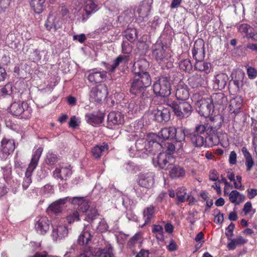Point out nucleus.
I'll return each instance as SVG.
<instances>
[{"mask_svg": "<svg viewBox=\"0 0 257 257\" xmlns=\"http://www.w3.org/2000/svg\"><path fill=\"white\" fill-rule=\"evenodd\" d=\"M138 122L137 126L136 123L133 124L134 132L131 135L132 137H134L136 141L135 147L132 146L129 150L131 157L140 156L145 157L143 154H147L146 152L154 154L156 149L161 148V145L157 143V139L158 137L156 134H150L148 136L147 144L145 141V134L141 133L139 130L142 128V124Z\"/></svg>", "mask_w": 257, "mask_h": 257, "instance_id": "1", "label": "nucleus"}, {"mask_svg": "<svg viewBox=\"0 0 257 257\" xmlns=\"http://www.w3.org/2000/svg\"><path fill=\"white\" fill-rule=\"evenodd\" d=\"M151 84L150 76L148 72H135L131 88V92L137 94Z\"/></svg>", "mask_w": 257, "mask_h": 257, "instance_id": "2", "label": "nucleus"}, {"mask_svg": "<svg viewBox=\"0 0 257 257\" xmlns=\"http://www.w3.org/2000/svg\"><path fill=\"white\" fill-rule=\"evenodd\" d=\"M42 151L43 149L39 147L33 152L31 162L26 172L25 177L23 183L24 189H27L32 182L31 178L32 173L38 165V163L41 156Z\"/></svg>", "mask_w": 257, "mask_h": 257, "instance_id": "3", "label": "nucleus"}, {"mask_svg": "<svg viewBox=\"0 0 257 257\" xmlns=\"http://www.w3.org/2000/svg\"><path fill=\"white\" fill-rule=\"evenodd\" d=\"M153 91L157 95L166 97L171 94V84L169 79L165 77L160 78L153 85Z\"/></svg>", "mask_w": 257, "mask_h": 257, "instance_id": "4", "label": "nucleus"}, {"mask_svg": "<svg viewBox=\"0 0 257 257\" xmlns=\"http://www.w3.org/2000/svg\"><path fill=\"white\" fill-rule=\"evenodd\" d=\"M169 105L179 118L187 117L191 113L192 107L186 101L179 102L178 104L171 103Z\"/></svg>", "mask_w": 257, "mask_h": 257, "instance_id": "5", "label": "nucleus"}, {"mask_svg": "<svg viewBox=\"0 0 257 257\" xmlns=\"http://www.w3.org/2000/svg\"><path fill=\"white\" fill-rule=\"evenodd\" d=\"M196 107L199 113L205 117L209 116L213 112V104L209 98H202L198 100Z\"/></svg>", "mask_w": 257, "mask_h": 257, "instance_id": "6", "label": "nucleus"}, {"mask_svg": "<svg viewBox=\"0 0 257 257\" xmlns=\"http://www.w3.org/2000/svg\"><path fill=\"white\" fill-rule=\"evenodd\" d=\"M153 162L155 167L167 170L175 162V159L171 154H167L166 152L160 153L156 160L153 159Z\"/></svg>", "mask_w": 257, "mask_h": 257, "instance_id": "7", "label": "nucleus"}, {"mask_svg": "<svg viewBox=\"0 0 257 257\" xmlns=\"http://www.w3.org/2000/svg\"><path fill=\"white\" fill-rule=\"evenodd\" d=\"M152 3V0H145L140 4L135 13L138 21L143 22L148 20L151 10Z\"/></svg>", "mask_w": 257, "mask_h": 257, "instance_id": "8", "label": "nucleus"}, {"mask_svg": "<svg viewBox=\"0 0 257 257\" xmlns=\"http://www.w3.org/2000/svg\"><path fill=\"white\" fill-rule=\"evenodd\" d=\"M51 237L56 241L65 238L68 234V230L65 225L61 222H58L52 226Z\"/></svg>", "mask_w": 257, "mask_h": 257, "instance_id": "9", "label": "nucleus"}, {"mask_svg": "<svg viewBox=\"0 0 257 257\" xmlns=\"http://www.w3.org/2000/svg\"><path fill=\"white\" fill-rule=\"evenodd\" d=\"M139 185L142 187L150 189L153 187L155 183V175L153 172L141 173L138 179Z\"/></svg>", "mask_w": 257, "mask_h": 257, "instance_id": "10", "label": "nucleus"}, {"mask_svg": "<svg viewBox=\"0 0 257 257\" xmlns=\"http://www.w3.org/2000/svg\"><path fill=\"white\" fill-rule=\"evenodd\" d=\"M107 94V86L104 84H101L91 90L90 96L92 100L100 102L106 97Z\"/></svg>", "mask_w": 257, "mask_h": 257, "instance_id": "11", "label": "nucleus"}, {"mask_svg": "<svg viewBox=\"0 0 257 257\" xmlns=\"http://www.w3.org/2000/svg\"><path fill=\"white\" fill-rule=\"evenodd\" d=\"M2 148L0 157L2 159H6L15 150V145L13 140L4 138L1 142Z\"/></svg>", "mask_w": 257, "mask_h": 257, "instance_id": "12", "label": "nucleus"}, {"mask_svg": "<svg viewBox=\"0 0 257 257\" xmlns=\"http://www.w3.org/2000/svg\"><path fill=\"white\" fill-rule=\"evenodd\" d=\"M50 222L46 216L37 217L35 225L37 232L40 234H45L50 228Z\"/></svg>", "mask_w": 257, "mask_h": 257, "instance_id": "13", "label": "nucleus"}, {"mask_svg": "<svg viewBox=\"0 0 257 257\" xmlns=\"http://www.w3.org/2000/svg\"><path fill=\"white\" fill-rule=\"evenodd\" d=\"M153 55L159 63L166 64L172 60L171 53L166 52L162 47L154 50Z\"/></svg>", "mask_w": 257, "mask_h": 257, "instance_id": "14", "label": "nucleus"}, {"mask_svg": "<svg viewBox=\"0 0 257 257\" xmlns=\"http://www.w3.org/2000/svg\"><path fill=\"white\" fill-rule=\"evenodd\" d=\"M72 174L71 166L67 164H63L57 168L54 172V176L61 180H65Z\"/></svg>", "mask_w": 257, "mask_h": 257, "instance_id": "15", "label": "nucleus"}, {"mask_svg": "<svg viewBox=\"0 0 257 257\" xmlns=\"http://www.w3.org/2000/svg\"><path fill=\"white\" fill-rule=\"evenodd\" d=\"M175 133H176V128L174 127H165L161 130L159 132V135H157L158 139H157V142L161 145L160 144L163 140L167 139H172L175 137Z\"/></svg>", "mask_w": 257, "mask_h": 257, "instance_id": "16", "label": "nucleus"}, {"mask_svg": "<svg viewBox=\"0 0 257 257\" xmlns=\"http://www.w3.org/2000/svg\"><path fill=\"white\" fill-rule=\"evenodd\" d=\"M154 119L158 121L162 122L163 120L167 121L170 119V113L169 108H163L159 106L153 111Z\"/></svg>", "mask_w": 257, "mask_h": 257, "instance_id": "17", "label": "nucleus"}, {"mask_svg": "<svg viewBox=\"0 0 257 257\" xmlns=\"http://www.w3.org/2000/svg\"><path fill=\"white\" fill-rule=\"evenodd\" d=\"M28 104L25 102H15L10 107V112L14 115L19 116L27 111Z\"/></svg>", "mask_w": 257, "mask_h": 257, "instance_id": "18", "label": "nucleus"}, {"mask_svg": "<svg viewBox=\"0 0 257 257\" xmlns=\"http://www.w3.org/2000/svg\"><path fill=\"white\" fill-rule=\"evenodd\" d=\"M228 79V76L223 73L216 74L214 76L213 81V88L216 89H222L225 88Z\"/></svg>", "mask_w": 257, "mask_h": 257, "instance_id": "19", "label": "nucleus"}, {"mask_svg": "<svg viewBox=\"0 0 257 257\" xmlns=\"http://www.w3.org/2000/svg\"><path fill=\"white\" fill-rule=\"evenodd\" d=\"M108 123L110 125L121 124L124 122V116L119 111H111L107 116Z\"/></svg>", "mask_w": 257, "mask_h": 257, "instance_id": "20", "label": "nucleus"}, {"mask_svg": "<svg viewBox=\"0 0 257 257\" xmlns=\"http://www.w3.org/2000/svg\"><path fill=\"white\" fill-rule=\"evenodd\" d=\"M128 60V56L120 55L117 57L113 62L112 64H106V69L108 71L109 73L113 72L116 68L119 65L124 66L125 65Z\"/></svg>", "mask_w": 257, "mask_h": 257, "instance_id": "21", "label": "nucleus"}, {"mask_svg": "<svg viewBox=\"0 0 257 257\" xmlns=\"http://www.w3.org/2000/svg\"><path fill=\"white\" fill-rule=\"evenodd\" d=\"M62 25L61 19L56 15L52 14L49 15L47 19L45 26L49 30L54 28L55 30L59 29Z\"/></svg>", "mask_w": 257, "mask_h": 257, "instance_id": "22", "label": "nucleus"}, {"mask_svg": "<svg viewBox=\"0 0 257 257\" xmlns=\"http://www.w3.org/2000/svg\"><path fill=\"white\" fill-rule=\"evenodd\" d=\"M70 202L74 205H77L79 210L82 212H87L90 206L89 202L84 198L77 197L71 198Z\"/></svg>", "mask_w": 257, "mask_h": 257, "instance_id": "23", "label": "nucleus"}, {"mask_svg": "<svg viewBox=\"0 0 257 257\" xmlns=\"http://www.w3.org/2000/svg\"><path fill=\"white\" fill-rule=\"evenodd\" d=\"M106 78V71H94L91 72L88 76L89 81L93 83H99L103 81Z\"/></svg>", "mask_w": 257, "mask_h": 257, "instance_id": "24", "label": "nucleus"}, {"mask_svg": "<svg viewBox=\"0 0 257 257\" xmlns=\"http://www.w3.org/2000/svg\"><path fill=\"white\" fill-rule=\"evenodd\" d=\"M85 119L91 125L99 124L103 120L104 115L100 112L89 113L85 115Z\"/></svg>", "mask_w": 257, "mask_h": 257, "instance_id": "25", "label": "nucleus"}, {"mask_svg": "<svg viewBox=\"0 0 257 257\" xmlns=\"http://www.w3.org/2000/svg\"><path fill=\"white\" fill-rule=\"evenodd\" d=\"M242 105V99L241 97L237 96L232 98L230 100L229 108L232 113H237L239 111Z\"/></svg>", "mask_w": 257, "mask_h": 257, "instance_id": "26", "label": "nucleus"}, {"mask_svg": "<svg viewBox=\"0 0 257 257\" xmlns=\"http://www.w3.org/2000/svg\"><path fill=\"white\" fill-rule=\"evenodd\" d=\"M70 199L71 198L69 197L60 199L52 203L49 206L48 209L54 213L60 212L62 210V205L67 201L70 202Z\"/></svg>", "mask_w": 257, "mask_h": 257, "instance_id": "27", "label": "nucleus"}, {"mask_svg": "<svg viewBox=\"0 0 257 257\" xmlns=\"http://www.w3.org/2000/svg\"><path fill=\"white\" fill-rule=\"evenodd\" d=\"M208 136L206 137L205 142L207 143V146L212 147L213 146L217 145L220 142L221 139L218 133H216V129L215 127H212V130L207 134Z\"/></svg>", "mask_w": 257, "mask_h": 257, "instance_id": "28", "label": "nucleus"}, {"mask_svg": "<svg viewBox=\"0 0 257 257\" xmlns=\"http://www.w3.org/2000/svg\"><path fill=\"white\" fill-rule=\"evenodd\" d=\"M209 98L213 104V107L225 105L227 102V98L222 93L213 94Z\"/></svg>", "mask_w": 257, "mask_h": 257, "instance_id": "29", "label": "nucleus"}, {"mask_svg": "<svg viewBox=\"0 0 257 257\" xmlns=\"http://www.w3.org/2000/svg\"><path fill=\"white\" fill-rule=\"evenodd\" d=\"M89 228V226H86L84 228L83 231L79 236L78 242L79 244H88L91 241L92 236L91 235L90 232L88 230Z\"/></svg>", "mask_w": 257, "mask_h": 257, "instance_id": "30", "label": "nucleus"}, {"mask_svg": "<svg viewBox=\"0 0 257 257\" xmlns=\"http://www.w3.org/2000/svg\"><path fill=\"white\" fill-rule=\"evenodd\" d=\"M175 95L176 98L179 100H186L189 95L187 86L181 84L178 85Z\"/></svg>", "mask_w": 257, "mask_h": 257, "instance_id": "31", "label": "nucleus"}, {"mask_svg": "<svg viewBox=\"0 0 257 257\" xmlns=\"http://www.w3.org/2000/svg\"><path fill=\"white\" fill-rule=\"evenodd\" d=\"M226 195H228L229 200L231 203L236 204H239L243 201L245 198L243 195L240 194L236 190H232L230 193L227 192Z\"/></svg>", "mask_w": 257, "mask_h": 257, "instance_id": "32", "label": "nucleus"}, {"mask_svg": "<svg viewBox=\"0 0 257 257\" xmlns=\"http://www.w3.org/2000/svg\"><path fill=\"white\" fill-rule=\"evenodd\" d=\"M108 149V146L106 144L100 146L97 145L92 149V155L94 158L99 159L103 153L107 151Z\"/></svg>", "mask_w": 257, "mask_h": 257, "instance_id": "33", "label": "nucleus"}, {"mask_svg": "<svg viewBox=\"0 0 257 257\" xmlns=\"http://www.w3.org/2000/svg\"><path fill=\"white\" fill-rule=\"evenodd\" d=\"M189 135H191L189 130L183 127H179L176 129V133H175L174 138L177 141L181 142L185 140L186 137H188Z\"/></svg>", "mask_w": 257, "mask_h": 257, "instance_id": "34", "label": "nucleus"}, {"mask_svg": "<svg viewBox=\"0 0 257 257\" xmlns=\"http://www.w3.org/2000/svg\"><path fill=\"white\" fill-rule=\"evenodd\" d=\"M84 10L89 15L96 12L98 10V7L93 0H85Z\"/></svg>", "mask_w": 257, "mask_h": 257, "instance_id": "35", "label": "nucleus"}, {"mask_svg": "<svg viewBox=\"0 0 257 257\" xmlns=\"http://www.w3.org/2000/svg\"><path fill=\"white\" fill-rule=\"evenodd\" d=\"M170 175L173 178H182L185 175V171L183 168L179 166H175L171 169Z\"/></svg>", "mask_w": 257, "mask_h": 257, "instance_id": "36", "label": "nucleus"}, {"mask_svg": "<svg viewBox=\"0 0 257 257\" xmlns=\"http://www.w3.org/2000/svg\"><path fill=\"white\" fill-rule=\"evenodd\" d=\"M45 2V0H32L30 4L32 8L36 13L40 14L44 9Z\"/></svg>", "mask_w": 257, "mask_h": 257, "instance_id": "37", "label": "nucleus"}, {"mask_svg": "<svg viewBox=\"0 0 257 257\" xmlns=\"http://www.w3.org/2000/svg\"><path fill=\"white\" fill-rule=\"evenodd\" d=\"M98 257H112L113 255L112 248L110 244H107L103 249L99 248L96 252Z\"/></svg>", "mask_w": 257, "mask_h": 257, "instance_id": "38", "label": "nucleus"}, {"mask_svg": "<svg viewBox=\"0 0 257 257\" xmlns=\"http://www.w3.org/2000/svg\"><path fill=\"white\" fill-rule=\"evenodd\" d=\"M190 136L191 141L194 146L197 147H201L204 145L205 140L204 137L198 134H194L192 135L191 134Z\"/></svg>", "mask_w": 257, "mask_h": 257, "instance_id": "39", "label": "nucleus"}, {"mask_svg": "<svg viewBox=\"0 0 257 257\" xmlns=\"http://www.w3.org/2000/svg\"><path fill=\"white\" fill-rule=\"evenodd\" d=\"M192 54L196 62L203 60L205 55L203 45L200 48H197L195 46L192 50Z\"/></svg>", "mask_w": 257, "mask_h": 257, "instance_id": "40", "label": "nucleus"}, {"mask_svg": "<svg viewBox=\"0 0 257 257\" xmlns=\"http://www.w3.org/2000/svg\"><path fill=\"white\" fill-rule=\"evenodd\" d=\"M196 69L201 71H204L205 73L208 74L211 71V64L209 63L204 62L202 60L197 61L195 65Z\"/></svg>", "mask_w": 257, "mask_h": 257, "instance_id": "41", "label": "nucleus"}, {"mask_svg": "<svg viewBox=\"0 0 257 257\" xmlns=\"http://www.w3.org/2000/svg\"><path fill=\"white\" fill-rule=\"evenodd\" d=\"M155 214L154 207L152 205L147 207L144 210V219L145 224L149 222Z\"/></svg>", "mask_w": 257, "mask_h": 257, "instance_id": "42", "label": "nucleus"}, {"mask_svg": "<svg viewBox=\"0 0 257 257\" xmlns=\"http://www.w3.org/2000/svg\"><path fill=\"white\" fill-rule=\"evenodd\" d=\"M152 232L155 234L157 240L163 241L164 239L163 228L159 225H154L152 228Z\"/></svg>", "mask_w": 257, "mask_h": 257, "instance_id": "43", "label": "nucleus"}, {"mask_svg": "<svg viewBox=\"0 0 257 257\" xmlns=\"http://www.w3.org/2000/svg\"><path fill=\"white\" fill-rule=\"evenodd\" d=\"M212 126L207 124H199L197 125L195 127V132L199 134H203L206 133L207 135L210 133L212 130Z\"/></svg>", "mask_w": 257, "mask_h": 257, "instance_id": "44", "label": "nucleus"}, {"mask_svg": "<svg viewBox=\"0 0 257 257\" xmlns=\"http://www.w3.org/2000/svg\"><path fill=\"white\" fill-rule=\"evenodd\" d=\"M239 32L244 34L245 36L252 38L251 35H253L252 33V28L246 24H243L239 26L238 28Z\"/></svg>", "mask_w": 257, "mask_h": 257, "instance_id": "45", "label": "nucleus"}, {"mask_svg": "<svg viewBox=\"0 0 257 257\" xmlns=\"http://www.w3.org/2000/svg\"><path fill=\"white\" fill-rule=\"evenodd\" d=\"M135 69L138 68L139 71L141 73L146 72L145 70L148 67V64L146 60L144 59L140 60L135 62L134 64Z\"/></svg>", "mask_w": 257, "mask_h": 257, "instance_id": "46", "label": "nucleus"}, {"mask_svg": "<svg viewBox=\"0 0 257 257\" xmlns=\"http://www.w3.org/2000/svg\"><path fill=\"white\" fill-rule=\"evenodd\" d=\"M67 220L69 223H71L75 221L79 220V213L77 210H73L69 213L66 217Z\"/></svg>", "mask_w": 257, "mask_h": 257, "instance_id": "47", "label": "nucleus"}, {"mask_svg": "<svg viewBox=\"0 0 257 257\" xmlns=\"http://www.w3.org/2000/svg\"><path fill=\"white\" fill-rule=\"evenodd\" d=\"M137 31L135 28L128 29L126 32L125 37L129 41H133L137 38Z\"/></svg>", "mask_w": 257, "mask_h": 257, "instance_id": "48", "label": "nucleus"}, {"mask_svg": "<svg viewBox=\"0 0 257 257\" xmlns=\"http://www.w3.org/2000/svg\"><path fill=\"white\" fill-rule=\"evenodd\" d=\"M186 192L184 187H181L177 190L176 195L178 202H183L186 199Z\"/></svg>", "mask_w": 257, "mask_h": 257, "instance_id": "49", "label": "nucleus"}, {"mask_svg": "<svg viewBox=\"0 0 257 257\" xmlns=\"http://www.w3.org/2000/svg\"><path fill=\"white\" fill-rule=\"evenodd\" d=\"M98 215L97 211L95 208H91L87 211V216L85 220L88 222H90L95 219Z\"/></svg>", "mask_w": 257, "mask_h": 257, "instance_id": "50", "label": "nucleus"}, {"mask_svg": "<svg viewBox=\"0 0 257 257\" xmlns=\"http://www.w3.org/2000/svg\"><path fill=\"white\" fill-rule=\"evenodd\" d=\"M57 162V156L52 153H48L46 156V162L49 165H54Z\"/></svg>", "mask_w": 257, "mask_h": 257, "instance_id": "51", "label": "nucleus"}, {"mask_svg": "<svg viewBox=\"0 0 257 257\" xmlns=\"http://www.w3.org/2000/svg\"><path fill=\"white\" fill-rule=\"evenodd\" d=\"M180 67L183 70L189 71L191 68V64L189 60L185 59L180 62Z\"/></svg>", "mask_w": 257, "mask_h": 257, "instance_id": "52", "label": "nucleus"}, {"mask_svg": "<svg viewBox=\"0 0 257 257\" xmlns=\"http://www.w3.org/2000/svg\"><path fill=\"white\" fill-rule=\"evenodd\" d=\"M108 228V226L105 220L102 219L97 227V230L99 232H103L106 231Z\"/></svg>", "mask_w": 257, "mask_h": 257, "instance_id": "53", "label": "nucleus"}, {"mask_svg": "<svg viewBox=\"0 0 257 257\" xmlns=\"http://www.w3.org/2000/svg\"><path fill=\"white\" fill-rule=\"evenodd\" d=\"M80 123V118L78 117H76L75 116H73L70 118L69 125L70 127L74 128L76 126H78Z\"/></svg>", "mask_w": 257, "mask_h": 257, "instance_id": "54", "label": "nucleus"}, {"mask_svg": "<svg viewBox=\"0 0 257 257\" xmlns=\"http://www.w3.org/2000/svg\"><path fill=\"white\" fill-rule=\"evenodd\" d=\"M243 211L245 215L249 214L251 212H252V214L254 213L255 210L252 209V205L250 202H247L244 204Z\"/></svg>", "mask_w": 257, "mask_h": 257, "instance_id": "55", "label": "nucleus"}, {"mask_svg": "<svg viewBox=\"0 0 257 257\" xmlns=\"http://www.w3.org/2000/svg\"><path fill=\"white\" fill-rule=\"evenodd\" d=\"M235 225L233 223H231L226 229L225 234L228 239H230L233 236V231L234 229Z\"/></svg>", "mask_w": 257, "mask_h": 257, "instance_id": "56", "label": "nucleus"}, {"mask_svg": "<svg viewBox=\"0 0 257 257\" xmlns=\"http://www.w3.org/2000/svg\"><path fill=\"white\" fill-rule=\"evenodd\" d=\"M132 48L127 41H123L122 43V51L123 53L128 54L131 52Z\"/></svg>", "mask_w": 257, "mask_h": 257, "instance_id": "57", "label": "nucleus"}, {"mask_svg": "<svg viewBox=\"0 0 257 257\" xmlns=\"http://www.w3.org/2000/svg\"><path fill=\"white\" fill-rule=\"evenodd\" d=\"M42 191L44 195L46 196H49L53 192V187L50 185H45L43 188Z\"/></svg>", "mask_w": 257, "mask_h": 257, "instance_id": "58", "label": "nucleus"}, {"mask_svg": "<svg viewBox=\"0 0 257 257\" xmlns=\"http://www.w3.org/2000/svg\"><path fill=\"white\" fill-rule=\"evenodd\" d=\"M247 74L250 79H254L256 76L257 71L254 68L249 67L247 69Z\"/></svg>", "mask_w": 257, "mask_h": 257, "instance_id": "59", "label": "nucleus"}, {"mask_svg": "<svg viewBox=\"0 0 257 257\" xmlns=\"http://www.w3.org/2000/svg\"><path fill=\"white\" fill-rule=\"evenodd\" d=\"M237 155L234 151H231L229 157V162L231 165H234L236 163Z\"/></svg>", "mask_w": 257, "mask_h": 257, "instance_id": "60", "label": "nucleus"}, {"mask_svg": "<svg viewBox=\"0 0 257 257\" xmlns=\"http://www.w3.org/2000/svg\"><path fill=\"white\" fill-rule=\"evenodd\" d=\"M128 109L132 113H136L139 109V106L134 101H131L129 104Z\"/></svg>", "mask_w": 257, "mask_h": 257, "instance_id": "61", "label": "nucleus"}, {"mask_svg": "<svg viewBox=\"0 0 257 257\" xmlns=\"http://www.w3.org/2000/svg\"><path fill=\"white\" fill-rule=\"evenodd\" d=\"M234 186L236 189H240L241 187V177L240 176H237L236 177V180L234 181Z\"/></svg>", "mask_w": 257, "mask_h": 257, "instance_id": "62", "label": "nucleus"}, {"mask_svg": "<svg viewBox=\"0 0 257 257\" xmlns=\"http://www.w3.org/2000/svg\"><path fill=\"white\" fill-rule=\"evenodd\" d=\"M247 196L249 199H252L254 198L257 195V189H248L247 190Z\"/></svg>", "mask_w": 257, "mask_h": 257, "instance_id": "63", "label": "nucleus"}, {"mask_svg": "<svg viewBox=\"0 0 257 257\" xmlns=\"http://www.w3.org/2000/svg\"><path fill=\"white\" fill-rule=\"evenodd\" d=\"M92 255V252L90 247L86 248L83 250L78 256L77 257H91Z\"/></svg>", "mask_w": 257, "mask_h": 257, "instance_id": "64", "label": "nucleus"}]
</instances>
